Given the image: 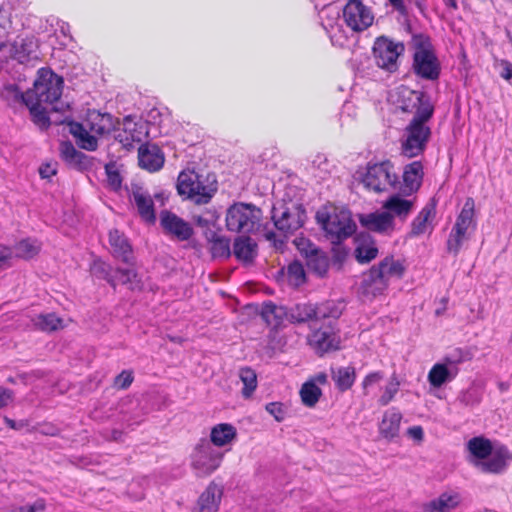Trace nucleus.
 I'll use <instances>...</instances> for the list:
<instances>
[{"label":"nucleus","mask_w":512,"mask_h":512,"mask_svg":"<svg viewBox=\"0 0 512 512\" xmlns=\"http://www.w3.org/2000/svg\"><path fill=\"white\" fill-rule=\"evenodd\" d=\"M458 372V367H450L445 361L436 363L428 373V381L432 387L440 388L446 382L452 381Z\"/></svg>","instance_id":"7c9ffc66"},{"label":"nucleus","mask_w":512,"mask_h":512,"mask_svg":"<svg viewBox=\"0 0 512 512\" xmlns=\"http://www.w3.org/2000/svg\"><path fill=\"white\" fill-rule=\"evenodd\" d=\"M165 162L161 148L155 143H144L138 148V164L149 172L159 171Z\"/></svg>","instance_id":"a211bd4d"},{"label":"nucleus","mask_w":512,"mask_h":512,"mask_svg":"<svg viewBox=\"0 0 512 512\" xmlns=\"http://www.w3.org/2000/svg\"><path fill=\"white\" fill-rule=\"evenodd\" d=\"M36 242V240L26 238L16 243V256L26 260L33 258L40 251V246L37 245Z\"/></svg>","instance_id":"09e8293b"},{"label":"nucleus","mask_w":512,"mask_h":512,"mask_svg":"<svg viewBox=\"0 0 512 512\" xmlns=\"http://www.w3.org/2000/svg\"><path fill=\"white\" fill-rule=\"evenodd\" d=\"M79 148L87 151H95L98 148V139L86 131L80 138L77 139Z\"/></svg>","instance_id":"052dcab7"},{"label":"nucleus","mask_w":512,"mask_h":512,"mask_svg":"<svg viewBox=\"0 0 512 512\" xmlns=\"http://www.w3.org/2000/svg\"><path fill=\"white\" fill-rule=\"evenodd\" d=\"M383 378V375L381 372H372L366 375V377L363 379L362 387L363 389L368 388L369 386H372L373 384L379 382Z\"/></svg>","instance_id":"774afa93"},{"label":"nucleus","mask_w":512,"mask_h":512,"mask_svg":"<svg viewBox=\"0 0 512 512\" xmlns=\"http://www.w3.org/2000/svg\"><path fill=\"white\" fill-rule=\"evenodd\" d=\"M307 218L304 205L292 199L282 200L271 209V220L275 228L285 234H292L303 227Z\"/></svg>","instance_id":"39448f33"},{"label":"nucleus","mask_w":512,"mask_h":512,"mask_svg":"<svg viewBox=\"0 0 512 512\" xmlns=\"http://www.w3.org/2000/svg\"><path fill=\"white\" fill-rule=\"evenodd\" d=\"M483 397V389L476 385L475 383L471 384L467 389L462 390L458 396L457 401L465 406V407H473L482 401Z\"/></svg>","instance_id":"79ce46f5"},{"label":"nucleus","mask_w":512,"mask_h":512,"mask_svg":"<svg viewBox=\"0 0 512 512\" xmlns=\"http://www.w3.org/2000/svg\"><path fill=\"white\" fill-rule=\"evenodd\" d=\"M105 173L107 176V184L108 187L112 191H119L122 187V181L123 178L119 172V170L116 168V162L110 161L104 165Z\"/></svg>","instance_id":"3c124183"},{"label":"nucleus","mask_w":512,"mask_h":512,"mask_svg":"<svg viewBox=\"0 0 512 512\" xmlns=\"http://www.w3.org/2000/svg\"><path fill=\"white\" fill-rule=\"evenodd\" d=\"M9 106L16 107L25 106L29 109L32 121L42 131H46L51 126V120L45 107L41 105L42 102L52 105V111H58L59 108L56 103L61 98H5Z\"/></svg>","instance_id":"9b49d317"},{"label":"nucleus","mask_w":512,"mask_h":512,"mask_svg":"<svg viewBox=\"0 0 512 512\" xmlns=\"http://www.w3.org/2000/svg\"><path fill=\"white\" fill-rule=\"evenodd\" d=\"M405 132L407 135L419 138L426 143H428L431 137L430 127L425 123L417 122V120H411L405 128Z\"/></svg>","instance_id":"603ef678"},{"label":"nucleus","mask_w":512,"mask_h":512,"mask_svg":"<svg viewBox=\"0 0 512 512\" xmlns=\"http://www.w3.org/2000/svg\"><path fill=\"white\" fill-rule=\"evenodd\" d=\"M412 206L413 203L410 200L402 198L399 194L390 196L383 204V208L387 210L386 212H392L401 219L408 216Z\"/></svg>","instance_id":"e433bc0d"},{"label":"nucleus","mask_w":512,"mask_h":512,"mask_svg":"<svg viewBox=\"0 0 512 512\" xmlns=\"http://www.w3.org/2000/svg\"><path fill=\"white\" fill-rule=\"evenodd\" d=\"M338 325L323 324L316 328L309 337V343L319 356L340 349Z\"/></svg>","instance_id":"f8f14e48"},{"label":"nucleus","mask_w":512,"mask_h":512,"mask_svg":"<svg viewBox=\"0 0 512 512\" xmlns=\"http://www.w3.org/2000/svg\"><path fill=\"white\" fill-rule=\"evenodd\" d=\"M67 125L69 126V132L76 138V140L87 131L82 123L72 119L67 122Z\"/></svg>","instance_id":"0e129e2a"},{"label":"nucleus","mask_w":512,"mask_h":512,"mask_svg":"<svg viewBox=\"0 0 512 512\" xmlns=\"http://www.w3.org/2000/svg\"><path fill=\"white\" fill-rule=\"evenodd\" d=\"M236 435V428L233 425L220 423L212 428L209 442H211L213 447H222L230 443Z\"/></svg>","instance_id":"f704fd0d"},{"label":"nucleus","mask_w":512,"mask_h":512,"mask_svg":"<svg viewBox=\"0 0 512 512\" xmlns=\"http://www.w3.org/2000/svg\"><path fill=\"white\" fill-rule=\"evenodd\" d=\"M433 213H435V203L427 204L423 207L418 216L412 221L409 236L415 237L423 234L426 229V223Z\"/></svg>","instance_id":"a19ab883"},{"label":"nucleus","mask_w":512,"mask_h":512,"mask_svg":"<svg viewBox=\"0 0 512 512\" xmlns=\"http://www.w3.org/2000/svg\"><path fill=\"white\" fill-rule=\"evenodd\" d=\"M293 244L296 249L299 251L300 255L306 259L309 255H311L317 248H320L316 244H314L309 238L306 237H296L293 240Z\"/></svg>","instance_id":"6e6d98bb"},{"label":"nucleus","mask_w":512,"mask_h":512,"mask_svg":"<svg viewBox=\"0 0 512 512\" xmlns=\"http://www.w3.org/2000/svg\"><path fill=\"white\" fill-rule=\"evenodd\" d=\"M232 253L244 265H251L258 256V244L250 234L240 235L234 239Z\"/></svg>","instance_id":"5701e85b"},{"label":"nucleus","mask_w":512,"mask_h":512,"mask_svg":"<svg viewBox=\"0 0 512 512\" xmlns=\"http://www.w3.org/2000/svg\"><path fill=\"white\" fill-rule=\"evenodd\" d=\"M133 374L131 371L123 370L115 378V385L120 389H127L133 382Z\"/></svg>","instance_id":"e2e57ef3"},{"label":"nucleus","mask_w":512,"mask_h":512,"mask_svg":"<svg viewBox=\"0 0 512 512\" xmlns=\"http://www.w3.org/2000/svg\"><path fill=\"white\" fill-rule=\"evenodd\" d=\"M473 354L468 349L456 348L444 357V361L450 367H458L459 364L470 361Z\"/></svg>","instance_id":"5fc2aeb1"},{"label":"nucleus","mask_w":512,"mask_h":512,"mask_svg":"<svg viewBox=\"0 0 512 512\" xmlns=\"http://www.w3.org/2000/svg\"><path fill=\"white\" fill-rule=\"evenodd\" d=\"M405 51L402 42H396L386 36L377 37L373 48V57L376 65L388 72H394L398 69V58Z\"/></svg>","instance_id":"1a4fd4ad"},{"label":"nucleus","mask_w":512,"mask_h":512,"mask_svg":"<svg viewBox=\"0 0 512 512\" xmlns=\"http://www.w3.org/2000/svg\"><path fill=\"white\" fill-rule=\"evenodd\" d=\"M142 187L133 186V198L138 209V213L143 220L149 223H155L156 214L153 199L149 194L141 192Z\"/></svg>","instance_id":"c756f323"},{"label":"nucleus","mask_w":512,"mask_h":512,"mask_svg":"<svg viewBox=\"0 0 512 512\" xmlns=\"http://www.w3.org/2000/svg\"><path fill=\"white\" fill-rule=\"evenodd\" d=\"M306 267L309 272L319 279L328 277L330 258L321 248H317L311 255L305 259Z\"/></svg>","instance_id":"c85d7f7f"},{"label":"nucleus","mask_w":512,"mask_h":512,"mask_svg":"<svg viewBox=\"0 0 512 512\" xmlns=\"http://www.w3.org/2000/svg\"><path fill=\"white\" fill-rule=\"evenodd\" d=\"M109 243L112 248V255L128 267L134 268L135 257L128 238L118 229H113L109 232Z\"/></svg>","instance_id":"6ab92c4d"},{"label":"nucleus","mask_w":512,"mask_h":512,"mask_svg":"<svg viewBox=\"0 0 512 512\" xmlns=\"http://www.w3.org/2000/svg\"><path fill=\"white\" fill-rule=\"evenodd\" d=\"M91 273L98 279L105 280L113 289L118 284L126 285L132 291H141L143 284L134 268H113L111 264L98 258L93 261Z\"/></svg>","instance_id":"423d86ee"},{"label":"nucleus","mask_w":512,"mask_h":512,"mask_svg":"<svg viewBox=\"0 0 512 512\" xmlns=\"http://www.w3.org/2000/svg\"><path fill=\"white\" fill-rule=\"evenodd\" d=\"M60 157L69 168L78 172L91 171L96 163H101L99 159L77 150L70 140L60 143Z\"/></svg>","instance_id":"2eb2a0df"},{"label":"nucleus","mask_w":512,"mask_h":512,"mask_svg":"<svg viewBox=\"0 0 512 512\" xmlns=\"http://www.w3.org/2000/svg\"><path fill=\"white\" fill-rule=\"evenodd\" d=\"M349 252L350 249L343 245V242L340 244H332L330 258V264L332 268L337 272H341L344 268V264L349 255Z\"/></svg>","instance_id":"49530a36"},{"label":"nucleus","mask_w":512,"mask_h":512,"mask_svg":"<svg viewBox=\"0 0 512 512\" xmlns=\"http://www.w3.org/2000/svg\"><path fill=\"white\" fill-rule=\"evenodd\" d=\"M401 420L402 414L397 408L385 411L378 426L380 436L390 442L398 438Z\"/></svg>","instance_id":"a878e982"},{"label":"nucleus","mask_w":512,"mask_h":512,"mask_svg":"<svg viewBox=\"0 0 512 512\" xmlns=\"http://www.w3.org/2000/svg\"><path fill=\"white\" fill-rule=\"evenodd\" d=\"M392 168L393 164L389 160L374 164L369 162L367 163L366 171L360 173L361 182L365 187L375 192H382L385 189L382 187L383 176H388V169Z\"/></svg>","instance_id":"aec40b11"},{"label":"nucleus","mask_w":512,"mask_h":512,"mask_svg":"<svg viewBox=\"0 0 512 512\" xmlns=\"http://www.w3.org/2000/svg\"><path fill=\"white\" fill-rule=\"evenodd\" d=\"M160 225L167 234L179 241L189 240L194 234V229L189 222L169 210L160 212Z\"/></svg>","instance_id":"dca6fc26"},{"label":"nucleus","mask_w":512,"mask_h":512,"mask_svg":"<svg viewBox=\"0 0 512 512\" xmlns=\"http://www.w3.org/2000/svg\"><path fill=\"white\" fill-rule=\"evenodd\" d=\"M385 265L386 261H380L363 273V279L358 288V295L363 300L372 301L385 294L389 286L387 276L383 275Z\"/></svg>","instance_id":"9d476101"},{"label":"nucleus","mask_w":512,"mask_h":512,"mask_svg":"<svg viewBox=\"0 0 512 512\" xmlns=\"http://www.w3.org/2000/svg\"><path fill=\"white\" fill-rule=\"evenodd\" d=\"M343 19L352 31L361 32L372 25L374 16L362 0H348L343 7Z\"/></svg>","instance_id":"ddd939ff"},{"label":"nucleus","mask_w":512,"mask_h":512,"mask_svg":"<svg viewBox=\"0 0 512 512\" xmlns=\"http://www.w3.org/2000/svg\"><path fill=\"white\" fill-rule=\"evenodd\" d=\"M399 389V381L396 379V377H393L389 384L386 386L384 393L380 396L378 402L382 406H386L392 401L395 394L398 392Z\"/></svg>","instance_id":"4d7b16f0"},{"label":"nucleus","mask_w":512,"mask_h":512,"mask_svg":"<svg viewBox=\"0 0 512 512\" xmlns=\"http://www.w3.org/2000/svg\"><path fill=\"white\" fill-rule=\"evenodd\" d=\"M222 489L214 483H210L199 496L198 506L201 512H217L222 497Z\"/></svg>","instance_id":"473e14b6"},{"label":"nucleus","mask_w":512,"mask_h":512,"mask_svg":"<svg viewBox=\"0 0 512 512\" xmlns=\"http://www.w3.org/2000/svg\"><path fill=\"white\" fill-rule=\"evenodd\" d=\"M402 194L410 196L417 192L423 181L424 171L421 161H413L404 167Z\"/></svg>","instance_id":"b1692460"},{"label":"nucleus","mask_w":512,"mask_h":512,"mask_svg":"<svg viewBox=\"0 0 512 512\" xmlns=\"http://www.w3.org/2000/svg\"><path fill=\"white\" fill-rule=\"evenodd\" d=\"M87 80V75L82 68L74 67L66 74L65 88L74 92H80L81 86Z\"/></svg>","instance_id":"8fccbe9b"},{"label":"nucleus","mask_w":512,"mask_h":512,"mask_svg":"<svg viewBox=\"0 0 512 512\" xmlns=\"http://www.w3.org/2000/svg\"><path fill=\"white\" fill-rule=\"evenodd\" d=\"M427 147V143L419 138L407 135L401 144V153L407 158H413L421 155Z\"/></svg>","instance_id":"a18cd8bd"},{"label":"nucleus","mask_w":512,"mask_h":512,"mask_svg":"<svg viewBox=\"0 0 512 512\" xmlns=\"http://www.w3.org/2000/svg\"><path fill=\"white\" fill-rule=\"evenodd\" d=\"M356 248L354 256L359 264H367L374 260L378 255L375 239L368 231H361L354 236Z\"/></svg>","instance_id":"412c9836"},{"label":"nucleus","mask_w":512,"mask_h":512,"mask_svg":"<svg viewBox=\"0 0 512 512\" xmlns=\"http://www.w3.org/2000/svg\"><path fill=\"white\" fill-rule=\"evenodd\" d=\"M464 236L465 234H458L452 230L446 243L447 252L457 256L460 252Z\"/></svg>","instance_id":"13d9d810"},{"label":"nucleus","mask_w":512,"mask_h":512,"mask_svg":"<svg viewBox=\"0 0 512 512\" xmlns=\"http://www.w3.org/2000/svg\"><path fill=\"white\" fill-rule=\"evenodd\" d=\"M411 100L412 98H398L396 104L403 112L414 113L412 120L426 124L433 117L434 104L429 98H415L410 104Z\"/></svg>","instance_id":"f3484780"},{"label":"nucleus","mask_w":512,"mask_h":512,"mask_svg":"<svg viewBox=\"0 0 512 512\" xmlns=\"http://www.w3.org/2000/svg\"><path fill=\"white\" fill-rule=\"evenodd\" d=\"M265 409L277 422H282L285 419L287 411L283 403L270 402L266 404Z\"/></svg>","instance_id":"bf43d9fd"},{"label":"nucleus","mask_w":512,"mask_h":512,"mask_svg":"<svg viewBox=\"0 0 512 512\" xmlns=\"http://www.w3.org/2000/svg\"><path fill=\"white\" fill-rule=\"evenodd\" d=\"M467 449L470 453L469 462L482 473H502L512 460V452L506 446L494 449L492 442L483 436L471 438Z\"/></svg>","instance_id":"f257e3e1"},{"label":"nucleus","mask_w":512,"mask_h":512,"mask_svg":"<svg viewBox=\"0 0 512 512\" xmlns=\"http://www.w3.org/2000/svg\"><path fill=\"white\" fill-rule=\"evenodd\" d=\"M315 219L331 244H340L357 234V225L348 209H341L334 214H330L326 210H318Z\"/></svg>","instance_id":"20e7f679"},{"label":"nucleus","mask_w":512,"mask_h":512,"mask_svg":"<svg viewBox=\"0 0 512 512\" xmlns=\"http://www.w3.org/2000/svg\"><path fill=\"white\" fill-rule=\"evenodd\" d=\"M13 398L14 392L11 389L0 386V409L6 407Z\"/></svg>","instance_id":"69168bd1"},{"label":"nucleus","mask_w":512,"mask_h":512,"mask_svg":"<svg viewBox=\"0 0 512 512\" xmlns=\"http://www.w3.org/2000/svg\"><path fill=\"white\" fill-rule=\"evenodd\" d=\"M287 281L290 286L299 288L307 283V274L303 263L295 259L288 264L287 268Z\"/></svg>","instance_id":"58836bf2"},{"label":"nucleus","mask_w":512,"mask_h":512,"mask_svg":"<svg viewBox=\"0 0 512 512\" xmlns=\"http://www.w3.org/2000/svg\"><path fill=\"white\" fill-rule=\"evenodd\" d=\"M382 261H386V265L383 267V275H386L388 279L389 276L397 279L403 278L406 268L401 261H395L392 255L386 256Z\"/></svg>","instance_id":"864d4df0"},{"label":"nucleus","mask_w":512,"mask_h":512,"mask_svg":"<svg viewBox=\"0 0 512 512\" xmlns=\"http://www.w3.org/2000/svg\"><path fill=\"white\" fill-rule=\"evenodd\" d=\"M413 53V71L426 80H437L440 76L441 66L435 53L431 38L425 34H415L411 40Z\"/></svg>","instance_id":"f03ea898"},{"label":"nucleus","mask_w":512,"mask_h":512,"mask_svg":"<svg viewBox=\"0 0 512 512\" xmlns=\"http://www.w3.org/2000/svg\"><path fill=\"white\" fill-rule=\"evenodd\" d=\"M357 218L362 227L369 231L384 233L394 226V216L389 212L359 213Z\"/></svg>","instance_id":"4be33fe9"},{"label":"nucleus","mask_w":512,"mask_h":512,"mask_svg":"<svg viewBox=\"0 0 512 512\" xmlns=\"http://www.w3.org/2000/svg\"><path fill=\"white\" fill-rule=\"evenodd\" d=\"M224 453L213 447L206 438H201L191 455V465L198 476H207L221 464Z\"/></svg>","instance_id":"6e6552de"},{"label":"nucleus","mask_w":512,"mask_h":512,"mask_svg":"<svg viewBox=\"0 0 512 512\" xmlns=\"http://www.w3.org/2000/svg\"><path fill=\"white\" fill-rule=\"evenodd\" d=\"M259 314L268 325L274 328L279 327L284 319L290 322L289 308L282 305L277 306L272 301L263 302Z\"/></svg>","instance_id":"bb28decb"},{"label":"nucleus","mask_w":512,"mask_h":512,"mask_svg":"<svg viewBox=\"0 0 512 512\" xmlns=\"http://www.w3.org/2000/svg\"><path fill=\"white\" fill-rule=\"evenodd\" d=\"M331 378L340 392L349 390L356 380V369L354 366L331 367Z\"/></svg>","instance_id":"72a5a7b5"},{"label":"nucleus","mask_w":512,"mask_h":512,"mask_svg":"<svg viewBox=\"0 0 512 512\" xmlns=\"http://www.w3.org/2000/svg\"><path fill=\"white\" fill-rule=\"evenodd\" d=\"M474 199L468 197L464 203V206L457 216L456 223L453 226V231H456L458 234H466L467 229L473 222L474 217Z\"/></svg>","instance_id":"c9c22d12"},{"label":"nucleus","mask_w":512,"mask_h":512,"mask_svg":"<svg viewBox=\"0 0 512 512\" xmlns=\"http://www.w3.org/2000/svg\"><path fill=\"white\" fill-rule=\"evenodd\" d=\"M322 395V390L314 381L305 382L300 389L302 403L307 407H314Z\"/></svg>","instance_id":"37998d69"},{"label":"nucleus","mask_w":512,"mask_h":512,"mask_svg":"<svg viewBox=\"0 0 512 512\" xmlns=\"http://www.w3.org/2000/svg\"><path fill=\"white\" fill-rule=\"evenodd\" d=\"M263 212L253 203L234 202L226 210V229L233 233L254 234L260 226Z\"/></svg>","instance_id":"7ed1b4c3"},{"label":"nucleus","mask_w":512,"mask_h":512,"mask_svg":"<svg viewBox=\"0 0 512 512\" xmlns=\"http://www.w3.org/2000/svg\"><path fill=\"white\" fill-rule=\"evenodd\" d=\"M290 322L301 324L315 321V309L311 303H297L289 308Z\"/></svg>","instance_id":"4c0bfd02"},{"label":"nucleus","mask_w":512,"mask_h":512,"mask_svg":"<svg viewBox=\"0 0 512 512\" xmlns=\"http://www.w3.org/2000/svg\"><path fill=\"white\" fill-rule=\"evenodd\" d=\"M38 49L39 42L34 36L18 39L12 45L13 58L21 64L31 60H38Z\"/></svg>","instance_id":"393cba45"},{"label":"nucleus","mask_w":512,"mask_h":512,"mask_svg":"<svg viewBox=\"0 0 512 512\" xmlns=\"http://www.w3.org/2000/svg\"><path fill=\"white\" fill-rule=\"evenodd\" d=\"M460 503L457 494L442 493L439 497L421 505L419 512H450Z\"/></svg>","instance_id":"2f4dec72"},{"label":"nucleus","mask_w":512,"mask_h":512,"mask_svg":"<svg viewBox=\"0 0 512 512\" xmlns=\"http://www.w3.org/2000/svg\"><path fill=\"white\" fill-rule=\"evenodd\" d=\"M34 96H62L65 80L50 67L38 69L33 82Z\"/></svg>","instance_id":"4468645a"},{"label":"nucleus","mask_w":512,"mask_h":512,"mask_svg":"<svg viewBox=\"0 0 512 512\" xmlns=\"http://www.w3.org/2000/svg\"><path fill=\"white\" fill-rule=\"evenodd\" d=\"M45 507V501L43 499H38L32 505L14 507L10 512H43Z\"/></svg>","instance_id":"680f3d73"},{"label":"nucleus","mask_w":512,"mask_h":512,"mask_svg":"<svg viewBox=\"0 0 512 512\" xmlns=\"http://www.w3.org/2000/svg\"><path fill=\"white\" fill-rule=\"evenodd\" d=\"M315 321H327L326 324L338 325L337 321L344 311V305L341 302L327 300L321 304L314 305Z\"/></svg>","instance_id":"cd10ccee"},{"label":"nucleus","mask_w":512,"mask_h":512,"mask_svg":"<svg viewBox=\"0 0 512 512\" xmlns=\"http://www.w3.org/2000/svg\"><path fill=\"white\" fill-rule=\"evenodd\" d=\"M202 175L194 170H183L177 177L176 189L178 195L184 199L193 200L196 204H207L218 190V182L212 181L213 187L206 189L203 186Z\"/></svg>","instance_id":"0eeeda50"},{"label":"nucleus","mask_w":512,"mask_h":512,"mask_svg":"<svg viewBox=\"0 0 512 512\" xmlns=\"http://www.w3.org/2000/svg\"><path fill=\"white\" fill-rule=\"evenodd\" d=\"M209 251H210L211 257L213 259H216V258L229 259L232 255V251L230 248V238L227 236L218 234L209 243Z\"/></svg>","instance_id":"ea45409f"},{"label":"nucleus","mask_w":512,"mask_h":512,"mask_svg":"<svg viewBox=\"0 0 512 512\" xmlns=\"http://www.w3.org/2000/svg\"><path fill=\"white\" fill-rule=\"evenodd\" d=\"M239 378L243 383L242 395L249 398L257 388V374L251 367H242L239 370Z\"/></svg>","instance_id":"c03bdc74"},{"label":"nucleus","mask_w":512,"mask_h":512,"mask_svg":"<svg viewBox=\"0 0 512 512\" xmlns=\"http://www.w3.org/2000/svg\"><path fill=\"white\" fill-rule=\"evenodd\" d=\"M39 174L42 179H49L57 174V169L50 163L42 164L39 168Z\"/></svg>","instance_id":"338daca9"},{"label":"nucleus","mask_w":512,"mask_h":512,"mask_svg":"<svg viewBox=\"0 0 512 512\" xmlns=\"http://www.w3.org/2000/svg\"><path fill=\"white\" fill-rule=\"evenodd\" d=\"M35 326L45 332H52L59 329L62 319L57 317L55 313L40 314L34 321Z\"/></svg>","instance_id":"de8ad7c7"}]
</instances>
